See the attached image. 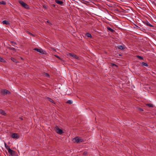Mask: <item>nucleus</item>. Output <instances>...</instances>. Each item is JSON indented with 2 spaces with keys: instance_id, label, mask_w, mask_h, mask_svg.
<instances>
[{
  "instance_id": "obj_1",
  "label": "nucleus",
  "mask_w": 156,
  "mask_h": 156,
  "mask_svg": "<svg viewBox=\"0 0 156 156\" xmlns=\"http://www.w3.org/2000/svg\"><path fill=\"white\" fill-rule=\"evenodd\" d=\"M7 149L9 154L11 156H18L16 151L11 150L10 148H9Z\"/></svg>"
},
{
  "instance_id": "obj_2",
  "label": "nucleus",
  "mask_w": 156,
  "mask_h": 156,
  "mask_svg": "<svg viewBox=\"0 0 156 156\" xmlns=\"http://www.w3.org/2000/svg\"><path fill=\"white\" fill-rule=\"evenodd\" d=\"M1 94L3 95H5L7 94H10V92L8 90L6 89H2L0 90Z\"/></svg>"
},
{
  "instance_id": "obj_3",
  "label": "nucleus",
  "mask_w": 156,
  "mask_h": 156,
  "mask_svg": "<svg viewBox=\"0 0 156 156\" xmlns=\"http://www.w3.org/2000/svg\"><path fill=\"white\" fill-rule=\"evenodd\" d=\"M19 2L21 5L26 9H29V6L27 4L23 2L22 1H19Z\"/></svg>"
},
{
  "instance_id": "obj_4",
  "label": "nucleus",
  "mask_w": 156,
  "mask_h": 156,
  "mask_svg": "<svg viewBox=\"0 0 156 156\" xmlns=\"http://www.w3.org/2000/svg\"><path fill=\"white\" fill-rule=\"evenodd\" d=\"M55 132L58 134H61L63 133V132L62 129H60L57 126L55 127Z\"/></svg>"
},
{
  "instance_id": "obj_5",
  "label": "nucleus",
  "mask_w": 156,
  "mask_h": 156,
  "mask_svg": "<svg viewBox=\"0 0 156 156\" xmlns=\"http://www.w3.org/2000/svg\"><path fill=\"white\" fill-rule=\"evenodd\" d=\"M34 50L43 54H46V52L45 51H44L42 49H39L36 48H34Z\"/></svg>"
},
{
  "instance_id": "obj_6",
  "label": "nucleus",
  "mask_w": 156,
  "mask_h": 156,
  "mask_svg": "<svg viewBox=\"0 0 156 156\" xmlns=\"http://www.w3.org/2000/svg\"><path fill=\"white\" fill-rule=\"evenodd\" d=\"M73 141L74 142H76L77 143H78L83 142V140L78 137H76L73 139Z\"/></svg>"
},
{
  "instance_id": "obj_7",
  "label": "nucleus",
  "mask_w": 156,
  "mask_h": 156,
  "mask_svg": "<svg viewBox=\"0 0 156 156\" xmlns=\"http://www.w3.org/2000/svg\"><path fill=\"white\" fill-rule=\"evenodd\" d=\"M11 137L14 139H18L19 136L17 133H12L11 135Z\"/></svg>"
},
{
  "instance_id": "obj_8",
  "label": "nucleus",
  "mask_w": 156,
  "mask_h": 156,
  "mask_svg": "<svg viewBox=\"0 0 156 156\" xmlns=\"http://www.w3.org/2000/svg\"><path fill=\"white\" fill-rule=\"evenodd\" d=\"M55 2L57 4L60 5H62L63 3V2L61 1H59V0H55Z\"/></svg>"
},
{
  "instance_id": "obj_9",
  "label": "nucleus",
  "mask_w": 156,
  "mask_h": 156,
  "mask_svg": "<svg viewBox=\"0 0 156 156\" xmlns=\"http://www.w3.org/2000/svg\"><path fill=\"white\" fill-rule=\"evenodd\" d=\"M0 114L4 116H5L6 115V114L5 111L1 109H0Z\"/></svg>"
},
{
  "instance_id": "obj_10",
  "label": "nucleus",
  "mask_w": 156,
  "mask_h": 156,
  "mask_svg": "<svg viewBox=\"0 0 156 156\" xmlns=\"http://www.w3.org/2000/svg\"><path fill=\"white\" fill-rule=\"evenodd\" d=\"M145 24L147 26L150 27H153L154 26L151 24L148 21L146 22H145Z\"/></svg>"
},
{
  "instance_id": "obj_11",
  "label": "nucleus",
  "mask_w": 156,
  "mask_h": 156,
  "mask_svg": "<svg viewBox=\"0 0 156 156\" xmlns=\"http://www.w3.org/2000/svg\"><path fill=\"white\" fill-rule=\"evenodd\" d=\"M2 23L3 24H6V25H9L10 23L8 21H7L6 20H3Z\"/></svg>"
},
{
  "instance_id": "obj_12",
  "label": "nucleus",
  "mask_w": 156,
  "mask_h": 156,
  "mask_svg": "<svg viewBox=\"0 0 156 156\" xmlns=\"http://www.w3.org/2000/svg\"><path fill=\"white\" fill-rule=\"evenodd\" d=\"M117 47L118 49L121 50H123L125 48L122 45H118Z\"/></svg>"
},
{
  "instance_id": "obj_13",
  "label": "nucleus",
  "mask_w": 156,
  "mask_h": 156,
  "mask_svg": "<svg viewBox=\"0 0 156 156\" xmlns=\"http://www.w3.org/2000/svg\"><path fill=\"white\" fill-rule=\"evenodd\" d=\"M107 29L108 30L112 32H114L115 31V30H114L112 29L111 28H110V27H107Z\"/></svg>"
},
{
  "instance_id": "obj_14",
  "label": "nucleus",
  "mask_w": 156,
  "mask_h": 156,
  "mask_svg": "<svg viewBox=\"0 0 156 156\" xmlns=\"http://www.w3.org/2000/svg\"><path fill=\"white\" fill-rule=\"evenodd\" d=\"M47 99H48V101H49L50 102H51L52 103H53L55 104V102L51 98H48Z\"/></svg>"
},
{
  "instance_id": "obj_15",
  "label": "nucleus",
  "mask_w": 156,
  "mask_h": 156,
  "mask_svg": "<svg viewBox=\"0 0 156 156\" xmlns=\"http://www.w3.org/2000/svg\"><path fill=\"white\" fill-rule=\"evenodd\" d=\"M69 55L70 56L73 57L75 58H76L77 57V56L76 55L71 53H69Z\"/></svg>"
},
{
  "instance_id": "obj_16",
  "label": "nucleus",
  "mask_w": 156,
  "mask_h": 156,
  "mask_svg": "<svg viewBox=\"0 0 156 156\" xmlns=\"http://www.w3.org/2000/svg\"><path fill=\"white\" fill-rule=\"evenodd\" d=\"M43 76L45 77H49V75L46 73H43Z\"/></svg>"
},
{
  "instance_id": "obj_17",
  "label": "nucleus",
  "mask_w": 156,
  "mask_h": 156,
  "mask_svg": "<svg viewBox=\"0 0 156 156\" xmlns=\"http://www.w3.org/2000/svg\"><path fill=\"white\" fill-rule=\"evenodd\" d=\"M86 35L88 37H91L92 36L91 34L88 33H87L86 34Z\"/></svg>"
},
{
  "instance_id": "obj_18",
  "label": "nucleus",
  "mask_w": 156,
  "mask_h": 156,
  "mask_svg": "<svg viewBox=\"0 0 156 156\" xmlns=\"http://www.w3.org/2000/svg\"><path fill=\"white\" fill-rule=\"evenodd\" d=\"M73 101L71 100H69L66 102V103L71 104L72 103Z\"/></svg>"
},
{
  "instance_id": "obj_19",
  "label": "nucleus",
  "mask_w": 156,
  "mask_h": 156,
  "mask_svg": "<svg viewBox=\"0 0 156 156\" xmlns=\"http://www.w3.org/2000/svg\"><path fill=\"white\" fill-rule=\"evenodd\" d=\"M0 62H5V61L4 59L0 56Z\"/></svg>"
},
{
  "instance_id": "obj_20",
  "label": "nucleus",
  "mask_w": 156,
  "mask_h": 156,
  "mask_svg": "<svg viewBox=\"0 0 156 156\" xmlns=\"http://www.w3.org/2000/svg\"><path fill=\"white\" fill-rule=\"evenodd\" d=\"M146 105L147 106H148L150 107H153V105L151 104H147Z\"/></svg>"
},
{
  "instance_id": "obj_21",
  "label": "nucleus",
  "mask_w": 156,
  "mask_h": 156,
  "mask_svg": "<svg viewBox=\"0 0 156 156\" xmlns=\"http://www.w3.org/2000/svg\"><path fill=\"white\" fill-rule=\"evenodd\" d=\"M141 64L142 65L144 66H148V64L147 63L144 62H142L141 63Z\"/></svg>"
},
{
  "instance_id": "obj_22",
  "label": "nucleus",
  "mask_w": 156,
  "mask_h": 156,
  "mask_svg": "<svg viewBox=\"0 0 156 156\" xmlns=\"http://www.w3.org/2000/svg\"><path fill=\"white\" fill-rule=\"evenodd\" d=\"M6 4V2L4 1H2L1 2H0V4H2V5H5Z\"/></svg>"
},
{
  "instance_id": "obj_23",
  "label": "nucleus",
  "mask_w": 156,
  "mask_h": 156,
  "mask_svg": "<svg viewBox=\"0 0 156 156\" xmlns=\"http://www.w3.org/2000/svg\"><path fill=\"white\" fill-rule=\"evenodd\" d=\"M136 57H137V58H139V59H141L142 60H143V57H142V56H140V55H137L136 56Z\"/></svg>"
},
{
  "instance_id": "obj_24",
  "label": "nucleus",
  "mask_w": 156,
  "mask_h": 156,
  "mask_svg": "<svg viewBox=\"0 0 156 156\" xmlns=\"http://www.w3.org/2000/svg\"><path fill=\"white\" fill-rule=\"evenodd\" d=\"M11 59L13 62H16L17 60L16 59H15V58H11Z\"/></svg>"
},
{
  "instance_id": "obj_25",
  "label": "nucleus",
  "mask_w": 156,
  "mask_h": 156,
  "mask_svg": "<svg viewBox=\"0 0 156 156\" xmlns=\"http://www.w3.org/2000/svg\"><path fill=\"white\" fill-rule=\"evenodd\" d=\"M11 43L13 44H17V43L13 41H11Z\"/></svg>"
},
{
  "instance_id": "obj_26",
  "label": "nucleus",
  "mask_w": 156,
  "mask_h": 156,
  "mask_svg": "<svg viewBox=\"0 0 156 156\" xmlns=\"http://www.w3.org/2000/svg\"><path fill=\"white\" fill-rule=\"evenodd\" d=\"M55 57H56L57 58H58L59 59L62 60L61 58L58 56V55H55Z\"/></svg>"
},
{
  "instance_id": "obj_27",
  "label": "nucleus",
  "mask_w": 156,
  "mask_h": 156,
  "mask_svg": "<svg viewBox=\"0 0 156 156\" xmlns=\"http://www.w3.org/2000/svg\"><path fill=\"white\" fill-rule=\"evenodd\" d=\"M28 32V33L29 34H30V35H31V36H34V35L33 34H32V33H30V32Z\"/></svg>"
},
{
  "instance_id": "obj_28",
  "label": "nucleus",
  "mask_w": 156,
  "mask_h": 156,
  "mask_svg": "<svg viewBox=\"0 0 156 156\" xmlns=\"http://www.w3.org/2000/svg\"><path fill=\"white\" fill-rule=\"evenodd\" d=\"M112 66H115L116 67H117V66H118L117 65H116V64H114V63H113L112 64Z\"/></svg>"
},
{
  "instance_id": "obj_29",
  "label": "nucleus",
  "mask_w": 156,
  "mask_h": 156,
  "mask_svg": "<svg viewBox=\"0 0 156 156\" xmlns=\"http://www.w3.org/2000/svg\"><path fill=\"white\" fill-rule=\"evenodd\" d=\"M87 154V152H84L83 153V155H86V154Z\"/></svg>"
},
{
  "instance_id": "obj_30",
  "label": "nucleus",
  "mask_w": 156,
  "mask_h": 156,
  "mask_svg": "<svg viewBox=\"0 0 156 156\" xmlns=\"http://www.w3.org/2000/svg\"><path fill=\"white\" fill-rule=\"evenodd\" d=\"M56 4H52V6H53L54 7H55L56 6Z\"/></svg>"
},
{
  "instance_id": "obj_31",
  "label": "nucleus",
  "mask_w": 156,
  "mask_h": 156,
  "mask_svg": "<svg viewBox=\"0 0 156 156\" xmlns=\"http://www.w3.org/2000/svg\"><path fill=\"white\" fill-rule=\"evenodd\" d=\"M11 49L13 51L15 50L14 48H11Z\"/></svg>"
},
{
  "instance_id": "obj_32",
  "label": "nucleus",
  "mask_w": 156,
  "mask_h": 156,
  "mask_svg": "<svg viewBox=\"0 0 156 156\" xmlns=\"http://www.w3.org/2000/svg\"><path fill=\"white\" fill-rule=\"evenodd\" d=\"M140 110L141 111H143V110L142 109H140Z\"/></svg>"
},
{
  "instance_id": "obj_33",
  "label": "nucleus",
  "mask_w": 156,
  "mask_h": 156,
  "mask_svg": "<svg viewBox=\"0 0 156 156\" xmlns=\"http://www.w3.org/2000/svg\"><path fill=\"white\" fill-rule=\"evenodd\" d=\"M135 26L137 27H138V28H139V27H138V26H137L136 25V24H135Z\"/></svg>"
},
{
  "instance_id": "obj_34",
  "label": "nucleus",
  "mask_w": 156,
  "mask_h": 156,
  "mask_svg": "<svg viewBox=\"0 0 156 156\" xmlns=\"http://www.w3.org/2000/svg\"><path fill=\"white\" fill-rule=\"evenodd\" d=\"M43 7H44V8H45L46 7V6H45V5H43Z\"/></svg>"
},
{
  "instance_id": "obj_35",
  "label": "nucleus",
  "mask_w": 156,
  "mask_h": 156,
  "mask_svg": "<svg viewBox=\"0 0 156 156\" xmlns=\"http://www.w3.org/2000/svg\"><path fill=\"white\" fill-rule=\"evenodd\" d=\"M20 118V119H22V118Z\"/></svg>"
},
{
  "instance_id": "obj_36",
  "label": "nucleus",
  "mask_w": 156,
  "mask_h": 156,
  "mask_svg": "<svg viewBox=\"0 0 156 156\" xmlns=\"http://www.w3.org/2000/svg\"><path fill=\"white\" fill-rule=\"evenodd\" d=\"M47 22L48 23L49 22L48 21H47Z\"/></svg>"
}]
</instances>
